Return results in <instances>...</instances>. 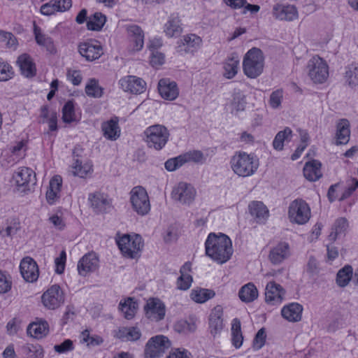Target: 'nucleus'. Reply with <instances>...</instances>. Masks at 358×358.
<instances>
[{"instance_id":"nucleus-1","label":"nucleus","mask_w":358,"mask_h":358,"mask_svg":"<svg viewBox=\"0 0 358 358\" xmlns=\"http://www.w3.org/2000/svg\"><path fill=\"white\" fill-rule=\"evenodd\" d=\"M205 248L206 255L219 264L227 262L233 254L231 239L222 233L219 235L209 234L205 243Z\"/></svg>"},{"instance_id":"nucleus-2","label":"nucleus","mask_w":358,"mask_h":358,"mask_svg":"<svg viewBox=\"0 0 358 358\" xmlns=\"http://www.w3.org/2000/svg\"><path fill=\"white\" fill-rule=\"evenodd\" d=\"M230 164L231 169L236 175L241 177H248L257 171L259 160L254 155L239 152L231 157Z\"/></svg>"},{"instance_id":"nucleus-3","label":"nucleus","mask_w":358,"mask_h":358,"mask_svg":"<svg viewBox=\"0 0 358 358\" xmlns=\"http://www.w3.org/2000/svg\"><path fill=\"white\" fill-rule=\"evenodd\" d=\"M264 57L263 52L257 48H252L248 51L243 58V72L250 78H256L260 76L264 69Z\"/></svg>"},{"instance_id":"nucleus-4","label":"nucleus","mask_w":358,"mask_h":358,"mask_svg":"<svg viewBox=\"0 0 358 358\" xmlns=\"http://www.w3.org/2000/svg\"><path fill=\"white\" fill-rule=\"evenodd\" d=\"M116 242L122 255L130 259L137 258L144 245L142 237L136 234H124Z\"/></svg>"},{"instance_id":"nucleus-5","label":"nucleus","mask_w":358,"mask_h":358,"mask_svg":"<svg viewBox=\"0 0 358 358\" xmlns=\"http://www.w3.org/2000/svg\"><path fill=\"white\" fill-rule=\"evenodd\" d=\"M144 134L146 136L145 141L148 147L153 148L157 150H162L169 138L168 129L161 124H154L148 127Z\"/></svg>"},{"instance_id":"nucleus-6","label":"nucleus","mask_w":358,"mask_h":358,"mask_svg":"<svg viewBox=\"0 0 358 358\" xmlns=\"http://www.w3.org/2000/svg\"><path fill=\"white\" fill-rule=\"evenodd\" d=\"M130 201L133 210L139 215H145L150 210V203L145 189L134 187L130 192Z\"/></svg>"},{"instance_id":"nucleus-7","label":"nucleus","mask_w":358,"mask_h":358,"mask_svg":"<svg viewBox=\"0 0 358 358\" xmlns=\"http://www.w3.org/2000/svg\"><path fill=\"white\" fill-rule=\"evenodd\" d=\"M307 69L310 78L315 83H323L329 76L328 65L319 56H315L308 61Z\"/></svg>"},{"instance_id":"nucleus-8","label":"nucleus","mask_w":358,"mask_h":358,"mask_svg":"<svg viewBox=\"0 0 358 358\" xmlns=\"http://www.w3.org/2000/svg\"><path fill=\"white\" fill-rule=\"evenodd\" d=\"M288 215L292 222L303 224L310 219V210L305 201L296 199L290 203Z\"/></svg>"},{"instance_id":"nucleus-9","label":"nucleus","mask_w":358,"mask_h":358,"mask_svg":"<svg viewBox=\"0 0 358 358\" xmlns=\"http://www.w3.org/2000/svg\"><path fill=\"white\" fill-rule=\"evenodd\" d=\"M171 347V341L163 335L152 337L145 348V358H155L162 355Z\"/></svg>"},{"instance_id":"nucleus-10","label":"nucleus","mask_w":358,"mask_h":358,"mask_svg":"<svg viewBox=\"0 0 358 358\" xmlns=\"http://www.w3.org/2000/svg\"><path fill=\"white\" fill-rule=\"evenodd\" d=\"M145 316L151 321L159 322L164 319L166 306L159 298L150 297L143 307Z\"/></svg>"},{"instance_id":"nucleus-11","label":"nucleus","mask_w":358,"mask_h":358,"mask_svg":"<svg viewBox=\"0 0 358 358\" xmlns=\"http://www.w3.org/2000/svg\"><path fill=\"white\" fill-rule=\"evenodd\" d=\"M13 179L15 181L17 190L26 193L30 191L31 186L36 182V174L29 168L22 167L14 174Z\"/></svg>"},{"instance_id":"nucleus-12","label":"nucleus","mask_w":358,"mask_h":358,"mask_svg":"<svg viewBox=\"0 0 358 358\" xmlns=\"http://www.w3.org/2000/svg\"><path fill=\"white\" fill-rule=\"evenodd\" d=\"M78 51L87 62H93L100 58L103 54L101 45L95 40H89L78 44Z\"/></svg>"},{"instance_id":"nucleus-13","label":"nucleus","mask_w":358,"mask_h":358,"mask_svg":"<svg viewBox=\"0 0 358 358\" xmlns=\"http://www.w3.org/2000/svg\"><path fill=\"white\" fill-rule=\"evenodd\" d=\"M196 195V190L194 187L187 182H180L173 187L172 198L182 204L189 205L194 200Z\"/></svg>"},{"instance_id":"nucleus-14","label":"nucleus","mask_w":358,"mask_h":358,"mask_svg":"<svg viewBox=\"0 0 358 358\" xmlns=\"http://www.w3.org/2000/svg\"><path fill=\"white\" fill-rule=\"evenodd\" d=\"M43 305L48 309L54 310L64 302L62 290L58 285H52L41 297Z\"/></svg>"},{"instance_id":"nucleus-15","label":"nucleus","mask_w":358,"mask_h":358,"mask_svg":"<svg viewBox=\"0 0 358 358\" xmlns=\"http://www.w3.org/2000/svg\"><path fill=\"white\" fill-rule=\"evenodd\" d=\"M90 206L96 213H107L112 209L111 200L100 192L90 193L88 196Z\"/></svg>"},{"instance_id":"nucleus-16","label":"nucleus","mask_w":358,"mask_h":358,"mask_svg":"<svg viewBox=\"0 0 358 358\" xmlns=\"http://www.w3.org/2000/svg\"><path fill=\"white\" fill-rule=\"evenodd\" d=\"M202 40L196 34L185 35L177 42L176 51L180 55L193 54L201 47Z\"/></svg>"},{"instance_id":"nucleus-17","label":"nucleus","mask_w":358,"mask_h":358,"mask_svg":"<svg viewBox=\"0 0 358 358\" xmlns=\"http://www.w3.org/2000/svg\"><path fill=\"white\" fill-rule=\"evenodd\" d=\"M20 273L24 280L29 282H36L39 276L36 262L31 257H24L20 264Z\"/></svg>"},{"instance_id":"nucleus-18","label":"nucleus","mask_w":358,"mask_h":358,"mask_svg":"<svg viewBox=\"0 0 358 358\" xmlns=\"http://www.w3.org/2000/svg\"><path fill=\"white\" fill-rule=\"evenodd\" d=\"M121 88L131 94H141L146 88V83L141 78L134 76H127L119 80Z\"/></svg>"},{"instance_id":"nucleus-19","label":"nucleus","mask_w":358,"mask_h":358,"mask_svg":"<svg viewBox=\"0 0 358 358\" xmlns=\"http://www.w3.org/2000/svg\"><path fill=\"white\" fill-rule=\"evenodd\" d=\"M285 291L282 287L274 281L267 283L265 289V301L271 305L279 304L282 302Z\"/></svg>"},{"instance_id":"nucleus-20","label":"nucleus","mask_w":358,"mask_h":358,"mask_svg":"<svg viewBox=\"0 0 358 358\" xmlns=\"http://www.w3.org/2000/svg\"><path fill=\"white\" fill-rule=\"evenodd\" d=\"M99 266V259L94 252L85 255L78 263V271L79 275L86 276L89 273L96 271Z\"/></svg>"},{"instance_id":"nucleus-21","label":"nucleus","mask_w":358,"mask_h":358,"mask_svg":"<svg viewBox=\"0 0 358 358\" xmlns=\"http://www.w3.org/2000/svg\"><path fill=\"white\" fill-rule=\"evenodd\" d=\"M273 15L280 20L293 21L298 18L299 13L295 6L276 4L273 8Z\"/></svg>"},{"instance_id":"nucleus-22","label":"nucleus","mask_w":358,"mask_h":358,"mask_svg":"<svg viewBox=\"0 0 358 358\" xmlns=\"http://www.w3.org/2000/svg\"><path fill=\"white\" fill-rule=\"evenodd\" d=\"M21 74L26 78H31L36 76V68L33 59L28 54L20 55L16 61Z\"/></svg>"},{"instance_id":"nucleus-23","label":"nucleus","mask_w":358,"mask_h":358,"mask_svg":"<svg viewBox=\"0 0 358 358\" xmlns=\"http://www.w3.org/2000/svg\"><path fill=\"white\" fill-rule=\"evenodd\" d=\"M130 41L133 45V51H140L144 44V32L136 24L127 25L126 27Z\"/></svg>"},{"instance_id":"nucleus-24","label":"nucleus","mask_w":358,"mask_h":358,"mask_svg":"<svg viewBox=\"0 0 358 358\" xmlns=\"http://www.w3.org/2000/svg\"><path fill=\"white\" fill-rule=\"evenodd\" d=\"M289 255V246L287 243L280 242L271 249L268 259L274 265L282 263Z\"/></svg>"},{"instance_id":"nucleus-25","label":"nucleus","mask_w":358,"mask_h":358,"mask_svg":"<svg viewBox=\"0 0 358 358\" xmlns=\"http://www.w3.org/2000/svg\"><path fill=\"white\" fill-rule=\"evenodd\" d=\"M158 91L163 99L170 101L176 99L179 94L176 82H170L166 79L159 81Z\"/></svg>"},{"instance_id":"nucleus-26","label":"nucleus","mask_w":358,"mask_h":358,"mask_svg":"<svg viewBox=\"0 0 358 358\" xmlns=\"http://www.w3.org/2000/svg\"><path fill=\"white\" fill-rule=\"evenodd\" d=\"M223 310L220 306H215L209 316V328L210 334L215 337L223 329Z\"/></svg>"},{"instance_id":"nucleus-27","label":"nucleus","mask_w":358,"mask_h":358,"mask_svg":"<svg viewBox=\"0 0 358 358\" xmlns=\"http://www.w3.org/2000/svg\"><path fill=\"white\" fill-rule=\"evenodd\" d=\"M250 215L258 223H264L268 217V210L262 201H253L248 205Z\"/></svg>"},{"instance_id":"nucleus-28","label":"nucleus","mask_w":358,"mask_h":358,"mask_svg":"<svg viewBox=\"0 0 358 358\" xmlns=\"http://www.w3.org/2000/svg\"><path fill=\"white\" fill-rule=\"evenodd\" d=\"M321 166V162L316 159L306 162L303 170L304 177L310 181L319 180L322 176Z\"/></svg>"},{"instance_id":"nucleus-29","label":"nucleus","mask_w":358,"mask_h":358,"mask_svg":"<svg viewBox=\"0 0 358 358\" xmlns=\"http://www.w3.org/2000/svg\"><path fill=\"white\" fill-rule=\"evenodd\" d=\"M303 306L298 303H291L281 310L282 316L289 322H298L301 319Z\"/></svg>"},{"instance_id":"nucleus-30","label":"nucleus","mask_w":358,"mask_h":358,"mask_svg":"<svg viewBox=\"0 0 358 358\" xmlns=\"http://www.w3.org/2000/svg\"><path fill=\"white\" fill-rule=\"evenodd\" d=\"M350 122L346 119L341 120L336 125V145L347 144L350 140Z\"/></svg>"},{"instance_id":"nucleus-31","label":"nucleus","mask_w":358,"mask_h":358,"mask_svg":"<svg viewBox=\"0 0 358 358\" xmlns=\"http://www.w3.org/2000/svg\"><path fill=\"white\" fill-rule=\"evenodd\" d=\"M182 31L180 20L178 14H171L164 25V32L169 37H176Z\"/></svg>"},{"instance_id":"nucleus-32","label":"nucleus","mask_w":358,"mask_h":358,"mask_svg":"<svg viewBox=\"0 0 358 358\" xmlns=\"http://www.w3.org/2000/svg\"><path fill=\"white\" fill-rule=\"evenodd\" d=\"M49 331V325L46 321H39L29 324L27 333L30 336L39 339L45 336Z\"/></svg>"},{"instance_id":"nucleus-33","label":"nucleus","mask_w":358,"mask_h":358,"mask_svg":"<svg viewBox=\"0 0 358 358\" xmlns=\"http://www.w3.org/2000/svg\"><path fill=\"white\" fill-rule=\"evenodd\" d=\"M34 33L38 45L45 47L47 51L51 54L56 52L52 39L50 36L42 34L41 28L36 24L34 26Z\"/></svg>"},{"instance_id":"nucleus-34","label":"nucleus","mask_w":358,"mask_h":358,"mask_svg":"<svg viewBox=\"0 0 358 358\" xmlns=\"http://www.w3.org/2000/svg\"><path fill=\"white\" fill-rule=\"evenodd\" d=\"M103 136L107 139L115 141L120 135V129L118 126V121L113 119L105 122L101 125Z\"/></svg>"},{"instance_id":"nucleus-35","label":"nucleus","mask_w":358,"mask_h":358,"mask_svg":"<svg viewBox=\"0 0 358 358\" xmlns=\"http://www.w3.org/2000/svg\"><path fill=\"white\" fill-rule=\"evenodd\" d=\"M138 305L134 298L128 297L124 301H120L119 309L123 313L127 320H131L136 313Z\"/></svg>"},{"instance_id":"nucleus-36","label":"nucleus","mask_w":358,"mask_h":358,"mask_svg":"<svg viewBox=\"0 0 358 358\" xmlns=\"http://www.w3.org/2000/svg\"><path fill=\"white\" fill-rule=\"evenodd\" d=\"M239 59L236 53H232L224 64V76L228 79L233 78L238 72Z\"/></svg>"},{"instance_id":"nucleus-37","label":"nucleus","mask_w":358,"mask_h":358,"mask_svg":"<svg viewBox=\"0 0 358 358\" xmlns=\"http://www.w3.org/2000/svg\"><path fill=\"white\" fill-rule=\"evenodd\" d=\"M238 296L243 302H252L258 296L257 289L253 283L249 282L241 288L238 292Z\"/></svg>"},{"instance_id":"nucleus-38","label":"nucleus","mask_w":358,"mask_h":358,"mask_svg":"<svg viewBox=\"0 0 358 358\" xmlns=\"http://www.w3.org/2000/svg\"><path fill=\"white\" fill-rule=\"evenodd\" d=\"M292 136V131L289 127H285L283 130L278 131L273 141V148L278 151L282 150L284 142L290 141Z\"/></svg>"},{"instance_id":"nucleus-39","label":"nucleus","mask_w":358,"mask_h":358,"mask_svg":"<svg viewBox=\"0 0 358 358\" xmlns=\"http://www.w3.org/2000/svg\"><path fill=\"white\" fill-rule=\"evenodd\" d=\"M352 267L350 265H345L336 274V284L341 287H346L352 279Z\"/></svg>"},{"instance_id":"nucleus-40","label":"nucleus","mask_w":358,"mask_h":358,"mask_svg":"<svg viewBox=\"0 0 358 358\" xmlns=\"http://www.w3.org/2000/svg\"><path fill=\"white\" fill-rule=\"evenodd\" d=\"M76 150L73 152L74 157V162L71 166L73 174L75 176L85 178L91 171V166L87 164H83L82 162L80 161L79 159L76 158Z\"/></svg>"},{"instance_id":"nucleus-41","label":"nucleus","mask_w":358,"mask_h":358,"mask_svg":"<svg viewBox=\"0 0 358 358\" xmlns=\"http://www.w3.org/2000/svg\"><path fill=\"white\" fill-rule=\"evenodd\" d=\"M106 17L101 13H95L87 21V27L89 30L100 31L106 23Z\"/></svg>"},{"instance_id":"nucleus-42","label":"nucleus","mask_w":358,"mask_h":358,"mask_svg":"<svg viewBox=\"0 0 358 358\" xmlns=\"http://www.w3.org/2000/svg\"><path fill=\"white\" fill-rule=\"evenodd\" d=\"M241 326V322L238 319L235 318L233 320L231 324V341L233 345L236 348H239L243 344V336Z\"/></svg>"},{"instance_id":"nucleus-43","label":"nucleus","mask_w":358,"mask_h":358,"mask_svg":"<svg viewBox=\"0 0 358 358\" xmlns=\"http://www.w3.org/2000/svg\"><path fill=\"white\" fill-rule=\"evenodd\" d=\"M213 290L208 289H193L191 292V299L196 303H202L215 296Z\"/></svg>"},{"instance_id":"nucleus-44","label":"nucleus","mask_w":358,"mask_h":358,"mask_svg":"<svg viewBox=\"0 0 358 358\" xmlns=\"http://www.w3.org/2000/svg\"><path fill=\"white\" fill-rule=\"evenodd\" d=\"M185 164L192 162L196 164H203L206 162V157L201 150H193L182 154Z\"/></svg>"},{"instance_id":"nucleus-45","label":"nucleus","mask_w":358,"mask_h":358,"mask_svg":"<svg viewBox=\"0 0 358 358\" xmlns=\"http://www.w3.org/2000/svg\"><path fill=\"white\" fill-rule=\"evenodd\" d=\"M103 89L99 86L98 80L90 78L85 86V93L87 96L94 98H100L103 95Z\"/></svg>"},{"instance_id":"nucleus-46","label":"nucleus","mask_w":358,"mask_h":358,"mask_svg":"<svg viewBox=\"0 0 358 358\" xmlns=\"http://www.w3.org/2000/svg\"><path fill=\"white\" fill-rule=\"evenodd\" d=\"M62 120L65 123H71L76 121L75 108L73 100H69L62 108Z\"/></svg>"},{"instance_id":"nucleus-47","label":"nucleus","mask_w":358,"mask_h":358,"mask_svg":"<svg viewBox=\"0 0 358 358\" xmlns=\"http://www.w3.org/2000/svg\"><path fill=\"white\" fill-rule=\"evenodd\" d=\"M174 330L180 334H189L194 332L196 326L194 322L180 320L174 324Z\"/></svg>"},{"instance_id":"nucleus-48","label":"nucleus","mask_w":358,"mask_h":358,"mask_svg":"<svg viewBox=\"0 0 358 358\" xmlns=\"http://www.w3.org/2000/svg\"><path fill=\"white\" fill-rule=\"evenodd\" d=\"M345 79L348 85L354 87L358 85V68L351 66L345 72Z\"/></svg>"},{"instance_id":"nucleus-49","label":"nucleus","mask_w":358,"mask_h":358,"mask_svg":"<svg viewBox=\"0 0 358 358\" xmlns=\"http://www.w3.org/2000/svg\"><path fill=\"white\" fill-rule=\"evenodd\" d=\"M13 76L12 66L8 62L0 61V81H7Z\"/></svg>"},{"instance_id":"nucleus-50","label":"nucleus","mask_w":358,"mask_h":358,"mask_svg":"<svg viewBox=\"0 0 358 358\" xmlns=\"http://www.w3.org/2000/svg\"><path fill=\"white\" fill-rule=\"evenodd\" d=\"M185 162L182 155H180L178 157L168 159L165 162L164 166L168 171H174L179 169L180 167H181L182 166H183Z\"/></svg>"},{"instance_id":"nucleus-51","label":"nucleus","mask_w":358,"mask_h":358,"mask_svg":"<svg viewBox=\"0 0 358 358\" xmlns=\"http://www.w3.org/2000/svg\"><path fill=\"white\" fill-rule=\"evenodd\" d=\"M0 41L6 43L8 48H16L17 41L16 37L11 33L0 30Z\"/></svg>"},{"instance_id":"nucleus-52","label":"nucleus","mask_w":358,"mask_h":358,"mask_svg":"<svg viewBox=\"0 0 358 358\" xmlns=\"http://www.w3.org/2000/svg\"><path fill=\"white\" fill-rule=\"evenodd\" d=\"M246 105V101L245 96L240 94L237 93L234 94L233 101L231 103V106L233 107V110H235L236 112L244 110Z\"/></svg>"},{"instance_id":"nucleus-53","label":"nucleus","mask_w":358,"mask_h":358,"mask_svg":"<svg viewBox=\"0 0 358 358\" xmlns=\"http://www.w3.org/2000/svg\"><path fill=\"white\" fill-rule=\"evenodd\" d=\"M83 341L87 342L88 346H98L103 342V338L99 336L94 335L90 336L89 332L87 330L83 332Z\"/></svg>"},{"instance_id":"nucleus-54","label":"nucleus","mask_w":358,"mask_h":358,"mask_svg":"<svg viewBox=\"0 0 358 358\" xmlns=\"http://www.w3.org/2000/svg\"><path fill=\"white\" fill-rule=\"evenodd\" d=\"M266 333L264 328L260 329L253 340V348L258 350L264 345L266 341Z\"/></svg>"},{"instance_id":"nucleus-55","label":"nucleus","mask_w":358,"mask_h":358,"mask_svg":"<svg viewBox=\"0 0 358 358\" xmlns=\"http://www.w3.org/2000/svg\"><path fill=\"white\" fill-rule=\"evenodd\" d=\"M73 349L74 346L73 341L70 339H66L62 343L55 345L54 346V350L55 352L59 354L72 351Z\"/></svg>"},{"instance_id":"nucleus-56","label":"nucleus","mask_w":358,"mask_h":358,"mask_svg":"<svg viewBox=\"0 0 358 358\" xmlns=\"http://www.w3.org/2000/svg\"><path fill=\"white\" fill-rule=\"evenodd\" d=\"M192 277L189 274H182L178 278V288L182 290L188 289L192 284Z\"/></svg>"},{"instance_id":"nucleus-57","label":"nucleus","mask_w":358,"mask_h":358,"mask_svg":"<svg viewBox=\"0 0 358 358\" xmlns=\"http://www.w3.org/2000/svg\"><path fill=\"white\" fill-rule=\"evenodd\" d=\"M66 255L64 250H62L59 256L55 260V273L57 274H62L64 271L66 264Z\"/></svg>"},{"instance_id":"nucleus-58","label":"nucleus","mask_w":358,"mask_h":358,"mask_svg":"<svg viewBox=\"0 0 358 358\" xmlns=\"http://www.w3.org/2000/svg\"><path fill=\"white\" fill-rule=\"evenodd\" d=\"M11 288V281L5 273L0 270V294L8 292Z\"/></svg>"},{"instance_id":"nucleus-59","label":"nucleus","mask_w":358,"mask_h":358,"mask_svg":"<svg viewBox=\"0 0 358 358\" xmlns=\"http://www.w3.org/2000/svg\"><path fill=\"white\" fill-rule=\"evenodd\" d=\"M24 352L30 357L33 352H36V355L38 358H43V351L40 345H34L33 344H27L23 347Z\"/></svg>"},{"instance_id":"nucleus-60","label":"nucleus","mask_w":358,"mask_h":358,"mask_svg":"<svg viewBox=\"0 0 358 358\" xmlns=\"http://www.w3.org/2000/svg\"><path fill=\"white\" fill-rule=\"evenodd\" d=\"M348 227V222L346 218L341 217L336 220L334 224V230L336 231V234L339 235H344Z\"/></svg>"},{"instance_id":"nucleus-61","label":"nucleus","mask_w":358,"mask_h":358,"mask_svg":"<svg viewBox=\"0 0 358 358\" xmlns=\"http://www.w3.org/2000/svg\"><path fill=\"white\" fill-rule=\"evenodd\" d=\"M68 80L72 83L73 85H79L82 81V76L80 71L68 70L66 73Z\"/></svg>"},{"instance_id":"nucleus-62","label":"nucleus","mask_w":358,"mask_h":358,"mask_svg":"<svg viewBox=\"0 0 358 358\" xmlns=\"http://www.w3.org/2000/svg\"><path fill=\"white\" fill-rule=\"evenodd\" d=\"M57 8H58V7H57L55 2L51 0L50 2L43 4L41 7V13L44 15H50L55 12H58Z\"/></svg>"},{"instance_id":"nucleus-63","label":"nucleus","mask_w":358,"mask_h":358,"mask_svg":"<svg viewBox=\"0 0 358 358\" xmlns=\"http://www.w3.org/2000/svg\"><path fill=\"white\" fill-rule=\"evenodd\" d=\"M282 92L280 90L274 91L270 96V105L273 108H277L281 103Z\"/></svg>"},{"instance_id":"nucleus-64","label":"nucleus","mask_w":358,"mask_h":358,"mask_svg":"<svg viewBox=\"0 0 358 358\" xmlns=\"http://www.w3.org/2000/svg\"><path fill=\"white\" fill-rule=\"evenodd\" d=\"M191 354L185 349L176 348L172 350L166 358H191Z\"/></svg>"}]
</instances>
